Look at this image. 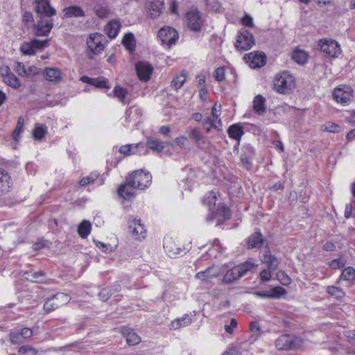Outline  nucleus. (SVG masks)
Returning a JSON list of instances; mask_svg holds the SVG:
<instances>
[{
	"mask_svg": "<svg viewBox=\"0 0 355 355\" xmlns=\"http://www.w3.org/2000/svg\"><path fill=\"white\" fill-rule=\"evenodd\" d=\"M295 87V78L288 71H282L275 76V89L282 94H289Z\"/></svg>",
	"mask_w": 355,
	"mask_h": 355,
	"instance_id": "1",
	"label": "nucleus"
},
{
	"mask_svg": "<svg viewBox=\"0 0 355 355\" xmlns=\"http://www.w3.org/2000/svg\"><path fill=\"white\" fill-rule=\"evenodd\" d=\"M304 340L294 335L283 334L275 341V345L279 350H295L302 346Z\"/></svg>",
	"mask_w": 355,
	"mask_h": 355,
	"instance_id": "2",
	"label": "nucleus"
},
{
	"mask_svg": "<svg viewBox=\"0 0 355 355\" xmlns=\"http://www.w3.org/2000/svg\"><path fill=\"white\" fill-rule=\"evenodd\" d=\"M128 184L144 190L150 186L152 181V176L148 172L143 170H137L129 175L127 178Z\"/></svg>",
	"mask_w": 355,
	"mask_h": 355,
	"instance_id": "3",
	"label": "nucleus"
},
{
	"mask_svg": "<svg viewBox=\"0 0 355 355\" xmlns=\"http://www.w3.org/2000/svg\"><path fill=\"white\" fill-rule=\"evenodd\" d=\"M255 44L252 33L245 28H241L237 35L235 47L239 51H247Z\"/></svg>",
	"mask_w": 355,
	"mask_h": 355,
	"instance_id": "4",
	"label": "nucleus"
},
{
	"mask_svg": "<svg viewBox=\"0 0 355 355\" xmlns=\"http://www.w3.org/2000/svg\"><path fill=\"white\" fill-rule=\"evenodd\" d=\"M71 300V297L64 293H57L49 297L44 304L43 309L46 313H49L60 306L67 304Z\"/></svg>",
	"mask_w": 355,
	"mask_h": 355,
	"instance_id": "5",
	"label": "nucleus"
},
{
	"mask_svg": "<svg viewBox=\"0 0 355 355\" xmlns=\"http://www.w3.org/2000/svg\"><path fill=\"white\" fill-rule=\"evenodd\" d=\"M128 229L137 240H141L146 236V230L140 218L130 216L128 220Z\"/></svg>",
	"mask_w": 355,
	"mask_h": 355,
	"instance_id": "6",
	"label": "nucleus"
},
{
	"mask_svg": "<svg viewBox=\"0 0 355 355\" xmlns=\"http://www.w3.org/2000/svg\"><path fill=\"white\" fill-rule=\"evenodd\" d=\"M318 46L320 47L321 51L331 58L338 57L341 52L338 43L331 39L320 40L318 42Z\"/></svg>",
	"mask_w": 355,
	"mask_h": 355,
	"instance_id": "7",
	"label": "nucleus"
},
{
	"mask_svg": "<svg viewBox=\"0 0 355 355\" xmlns=\"http://www.w3.org/2000/svg\"><path fill=\"white\" fill-rule=\"evenodd\" d=\"M104 40V35L101 33H94L91 34L87 40V44L89 52L93 54L101 52L104 49L103 44Z\"/></svg>",
	"mask_w": 355,
	"mask_h": 355,
	"instance_id": "8",
	"label": "nucleus"
},
{
	"mask_svg": "<svg viewBox=\"0 0 355 355\" xmlns=\"http://www.w3.org/2000/svg\"><path fill=\"white\" fill-rule=\"evenodd\" d=\"M164 248L168 256L171 258H176L182 256L188 250L185 247H182L180 243L171 239L164 241Z\"/></svg>",
	"mask_w": 355,
	"mask_h": 355,
	"instance_id": "9",
	"label": "nucleus"
},
{
	"mask_svg": "<svg viewBox=\"0 0 355 355\" xmlns=\"http://www.w3.org/2000/svg\"><path fill=\"white\" fill-rule=\"evenodd\" d=\"M35 11L40 18L46 17L50 18L51 16L55 15V10L52 8L48 0H36L34 2Z\"/></svg>",
	"mask_w": 355,
	"mask_h": 355,
	"instance_id": "10",
	"label": "nucleus"
},
{
	"mask_svg": "<svg viewBox=\"0 0 355 355\" xmlns=\"http://www.w3.org/2000/svg\"><path fill=\"white\" fill-rule=\"evenodd\" d=\"M49 40H40L35 39L31 42H25L21 46L20 50L24 55H33L36 50L46 46Z\"/></svg>",
	"mask_w": 355,
	"mask_h": 355,
	"instance_id": "11",
	"label": "nucleus"
},
{
	"mask_svg": "<svg viewBox=\"0 0 355 355\" xmlns=\"http://www.w3.org/2000/svg\"><path fill=\"white\" fill-rule=\"evenodd\" d=\"M53 26L52 19L41 17L34 26L35 35L36 36H46L50 33Z\"/></svg>",
	"mask_w": 355,
	"mask_h": 355,
	"instance_id": "12",
	"label": "nucleus"
},
{
	"mask_svg": "<svg viewBox=\"0 0 355 355\" xmlns=\"http://www.w3.org/2000/svg\"><path fill=\"white\" fill-rule=\"evenodd\" d=\"M158 36L163 43H166L169 46L174 44L178 38L177 31L169 26L161 28L159 31Z\"/></svg>",
	"mask_w": 355,
	"mask_h": 355,
	"instance_id": "13",
	"label": "nucleus"
},
{
	"mask_svg": "<svg viewBox=\"0 0 355 355\" xmlns=\"http://www.w3.org/2000/svg\"><path fill=\"white\" fill-rule=\"evenodd\" d=\"M187 20L188 27L195 31H199L201 29V26L203 20L198 10H191L187 14Z\"/></svg>",
	"mask_w": 355,
	"mask_h": 355,
	"instance_id": "14",
	"label": "nucleus"
},
{
	"mask_svg": "<svg viewBox=\"0 0 355 355\" xmlns=\"http://www.w3.org/2000/svg\"><path fill=\"white\" fill-rule=\"evenodd\" d=\"M136 71L139 78L144 82L149 80L153 71L152 66L148 62H139L136 64Z\"/></svg>",
	"mask_w": 355,
	"mask_h": 355,
	"instance_id": "15",
	"label": "nucleus"
},
{
	"mask_svg": "<svg viewBox=\"0 0 355 355\" xmlns=\"http://www.w3.org/2000/svg\"><path fill=\"white\" fill-rule=\"evenodd\" d=\"M334 98L342 105L348 104L351 100V89L347 87L345 89L343 88H336L333 92Z\"/></svg>",
	"mask_w": 355,
	"mask_h": 355,
	"instance_id": "16",
	"label": "nucleus"
},
{
	"mask_svg": "<svg viewBox=\"0 0 355 355\" xmlns=\"http://www.w3.org/2000/svg\"><path fill=\"white\" fill-rule=\"evenodd\" d=\"M265 244H267L266 240L259 232H257L248 237L246 246L248 249H260Z\"/></svg>",
	"mask_w": 355,
	"mask_h": 355,
	"instance_id": "17",
	"label": "nucleus"
},
{
	"mask_svg": "<svg viewBox=\"0 0 355 355\" xmlns=\"http://www.w3.org/2000/svg\"><path fill=\"white\" fill-rule=\"evenodd\" d=\"M250 62V66L253 68H261L266 64V55L261 53L254 52L246 54L245 59Z\"/></svg>",
	"mask_w": 355,
	"mask_h": 355,
	"instance_id": "18",
	"label": "nucleus"
},
{
	"mask_svg": "<svg viewBox=\"0 0 355 355\" xmlns=\"http://www.w3.org/2000/svg\"><path fill=\"white\" fill-rule=\"evenodd\" d=\"M147 8L151 18H157L164 9V1L162 0H150L147 4Z\"/></svg>",
	"mask_w": 355,
	"mask_h": 355,
	"instance_id": "19",
	"label": "nucleus"
},
{
	"mask_svg": "<svg viewBox=\"0 0 355 355\" xmlns=\"http://www.w3.org/2000/svg\"><path fill=\"white\" fill-rule=\"evenodd\" d=\"M1 74L3 76V82L6 85L15 89L19 88L21 86L19 80L15 74L10 71L9 67H6L4 69H3Z\"/></svg>",
	"mask_w": 355,
	"mask_h": 355,
	"instance_id": "20",
	"label": "nucleus"
},
{
	"mask_svg": "<svg viewBox=\"0 0 355 355\" xmlns=\"http://www.w3.org/2000/svg\"><path fill=\"white\" fill-rule=\"evenodd\" d=\"M121 332L129 345H135L141 342V338L130 327H122Z\"/></svg>",
	"mask_w": 355,
	"mask_h": 355,
	"instance_id": "21",
	"label": "nucleus"
},
{
	"mask_svg": "<svg viewBox=\"0 0 355 355\" xmlns=\"http://www.w3.org/2000/svg\"><path fill=\"white\" fill-rule=\"evenodd\" d=\"M23 276L28 281L35 283H43L46 279L45 273L40 270H34L31 269L28 271H25Z\"/></svg>",
	"mask_w": 355,
	"mask_h": 355,
	"instance_id": "22",
	"label": "nucleus"
},
{
	"mask_svg": "<svg viewBox=\"0 0 355 355\" xmlns=\"http://www.w3.org/2000/svg\"><path fill=\"white\" fill-rule=\"evenodd\" d=\"M44 71V78L49 82L58 83L62 80V73L58 68L46 67Z\"/></svg>",
	"mask_w": 355,
	"mask_h": 355,
	"instance_id": "23",
	"label": "nucleus"
},
{
	"mask_svg": "<svg viewBox=\"0 0 355 355\" xmlns=\"http://www.w3.org/2000/svg\"><path fill=\"white\" fill-rule=\"evenodd\" d=\"M121 290L120 284H114L103 288L98 294L99 299L103 302H106L110 299L112 294L119 292Z\"/></svg>",
	"mask_w": 355,
	"mask_h": 355,
	"instance_id": "24",
	"label": "nucleus"
},
{
	"mask_svg": "<svg viewBox=\"0 0 355 355\" xmlns=\"http://www.w3.org/2000/svg\"><path fill=\"white\" fill-rule=\"evenodd\" d=\"M249 268H245L244 270H240L239 268H232L223 277V282L230 283L239 277L243 276Z\"/></svg>",
	"mask_w": 355,
	"mask_h": 355,
	"instance_id": "25",
	"label": "nucleus"
},
{
	"mask_svg": "<svg viewBox=\"0 0 355 355\" xmlns=\"http://www.w3.org/2000/svg\"><path fill=\"white\" fill-rule=\"evenodd\" d=\"M144 148V144L141 143H137L135 144H126L122 146L119 148V152L125 155H130L137 153H140V150Z\"/></svg>",
	"mask_w": 355,
	"mask_h": 355,
	"instance_id": "26",
	"label": "nucleus"
},
{
	"mask_svg": "<svg viewBox=\"0 0 355 355\" xmlns=\"http://www.w3.org/2000/svg\"><path fill=\"white\" fill-rule=\"evenodd\" d=\"M10 178L4 170L0 169V195L9 192Z\"/></svg>",
	"mask_w": 355,
	"mask_h": 355,
	"instance_id": "27",
	"label": "nucleus"
},
{
	"mask_svg": "<svg viewBox=\"0 0 355 355\" xmlns=\"http://www.w3.org/2000/svg\"><path fill=\"white\" fill-rule=\"evenodd\" d=\"M261 261L268 266H277L279 262L276 257L272 255L269 250H265L260 255Z\"/></svg>",
	"mask_w": 355,
	"mask_h": 355,
	"instance_id": "28",
	"label": "nucleus"
},
{
	"mask_svg": "<svg viewBox=\"0 0 355 355\" xmlns=\"http://www.w3.org/2000/svg\"><path fill=\"white\" fill-rule=\"evenodd\" d=\"M137 187H133L128 184V180L123 185H121L118 189L119 195L125 200H130L135 196V189Z\"/></svg>",
	"mask_w": 355,
	"mask_h": 355,
	"instance_id": "29",
	"label": "nucleus"
},
{
	"mask_svg": "<svg viewBox=\"0 0 355 355\" xmlns=\"http://www.w3.org/2000/svg\"><path fill=\"white\" fill-rule=\"evenodd\" d=\"M63 12L64 17L67 18L82 17L85 15L83 8L78 6H72L65 8H64Z\"/></svg>",
	"mask_w": 355,
	"mask_h": 355,
	"instance_id": "30",
	"label": "nucleus"
},
{
	"mask_svg": "<svg viewBox=\"0 0 355 355\" xmlns=\"http://www.w3.org/2000/svg\"><path fill=\"white\" fill-rule=\"evenodd\" d=\"M120 28V22L116 20H112L107 24L105 29L110 38H114L118 35Z\"/></svg>",
	"mask_w": 355,
	"mask_h": 355,
	"instance_id": "31",
	"label": "nucleus"
},
{
	"mask_svg": "<svg viewBox=\"0 0 355 355\" xmlns=\"http://www.w3.org/2000/svg\"><path fill=\"white\" fill-rule=\"evenodd\" d=\"M266 99L261 95H257L253 101V108L255 112L259 114L264 113L266 110L265 105Z\"/></svg>",
	"mask_w": 355,
	"mask_h": 355,
	"instance_id": "32",
	"label": "nucleus"
},
{
	"mask_svg": "<svg viewBox=\"0 0 355 355\" xmlns=\"http://www.w3.org/2000/svg\"><path fill=\"white\" fill-rule=\"evenodd\" d=\"M191 319L188 314H184L182 318H178L171 323V328L178 329L191 324Z\"/></svg>",
	"mask_w": 355,
	"mask_h": 355,
	"instance_id": "33",
	"label": "nucleus"
},
{
	"mask_svg": "<svg viewBox=\"0 0 355 355\" xmlns=\"http://www.w3.org/2000/svg\"><path fill=\"white\" fill-rule=\"evenodd\" d=\"M146 148H150L155 152H162L164 148V143L156 139H148L144 144V148L146 151Z\"/></svg>",
	"mask_w": 355,
	"mask_h": 355,
	"instance_id": "34",
	"label": "nucleus"
},
{
	"mask_svg": "<svg viewBox=\"0 0 355 355\" xmlns=\"http://www.w3.org/2000/svg\"><path fill=\"white\" fill-rule=\"evenodd\" d=\"M293 60L299 64H304L308 60V54L303 50L295 49L292 55Z\"/></svg>",
	"mask_w": 355,
	"mask_h": 355,
	"instance_id": "35",
	"label": "nucleus"
},
{
	"mask_svg": "<svg viewBox=\"0 0 355 355\" xmlns=\"http://www.w3.org/2000/svg\"><path fill=\"white\" fill-rule=\"evenodd\" d=\"M91 223L89 220H84L78 227V232L80 237L86 239L91 232Z\"/></svg>",
	"mask_w": 355,
	"mask_h": 355,
	"instance_id": "36",
	"label": "nucleus"
},
{
	"mask_svg": "<svg viewBox=\"0 0 355 355\" xmlns=\"http://www.w3.org/2000/svg\"><path fill=\"white\" fill-rule=\"evenodd\" d=\"M227 132L230 137L238 141L240 140L241 136L243 135L242 128L237 124L230 126Z\"/></svg>",
	"mask_w": 355,
	"mask_h": 355,
	"instance_id": "37",
	"label": "nucleus"
},
{
	"mask_svg": "<svg viewBox=\"0 0 355 355\" xmlns=\"http://www.w3.org/2000/svg\"><path fill=\"white\" fill-rule=\"evenodd\" d=\"M47 133V128L44 125L36 124L33 132L35 140H42Z\"/></svg>",
	"mask_w": 355,
	"mask_h": 355,
	"instance_id": "38",
	"label": "nucleus"
},
{
	"mask_svg": "<svg viewBox=\"0 0 355 355\" xmlns=\"http://www.w3.org/2000/svg\"><path fill=\"white\" fill-rule=\"evenodd\" d=\"M122 43L127 49L130 51H133L135 47V40L133 34L131 33H126L123 38Z\"/></svg>",
	"mask_w": 355,
	"mask_h": 355,
	"instance_id": "39",
	"label": "nucleus"
},
{
	"mask_svg": "<svg viewBox=\"0 0 355 355\" xmlns=\"http://www.w3.org/2000/svg\"><path fill=\"white\" fill-rule=\"evenodd\" d=\"M52 245L51 241L47 239H40L32 245L34 251H38L43 249H49Z\"/></svg>",
	"mask_w": 355,
	"mask_h": 355,
	"instance_id": "40",
	"label": "nucleus"
},
{
	"mask_svg": "<svg viewBox=\"0 0 355 355\" xmlns=\"http://www.w3.org/2000/svg\"><path fill=\"white\" fill-rule=\"evenodd\" d=\"M187 80V75L184 73H182L180 75L176 76L171 81V86L178 90L180 89Z\"/></svg>",
	"mask_w": 355,
	"mask_h": 355,
	"instance_id": "41",
	"label": "nucleus"
},
{
	"mask_svg": "<svg viewBox=\"0 0 355 355\" xmlns=\"http://www.w3.org/2000/svg\"><path fill=\"white\" fill-rule=\"evenodd\" d=\"M94 9L96 15L100 18H106L111 13L110 10L107 6L98 5L96 6Z\"/></svg>",
	"mask_w": 355,
	"mask_h": 355,
	"instance_id": "42",
	"label": "nucleus"
},
{
	"mask_svg": "<svg viewBox=\"0 0 355 355\" xmlns=\"http://www.w3.org/2000/svg\"><path fill=\"white\" fill-rule=\"evenodd\" d=\"M322 131L329 132L332 133H338L340 132V127L333 122H327L321 126Z\"/></svg>",
	"mask_w": 355,
	"mask_h": 355,
	"instance_id": "43",
	"label": "nucleus"
},
{
	"mask_svg": "<svg viewBox=\"0 0 355 355\" xmlns=\"http://www.w3.org/2000/svg\"><path fill=\"white\" fill-rule=\"evenodd\" d=\"M113 92H114V96L116 97L117 98H119V100L121 102L124 103L125 98L128 94L127 89L121 86L116 85L114 87Z\"/></svg>",
	"mask_w": 355,
	"mask_h": 355,
	"instance_id": "44",
	"label": "nucleus"
},
{
	"mask_svg": "<svg viewBox=\"0 0 355 355\" xmlns=\"http://www.w3.org/2000/svg\"><path fill=\"white\" fill-rule=\"evenodd\" d=\"M270 299H278L286 293V290L281 286L272 288L270 291Z\"/></svg>",
	"mask_w": 355,
	"mask_h": 355,
	"instance_id": "45",
	"label": "nucleus"
},
{
	"mask_svg": "<svg viewBox=\"0 0 355 355\" xmlns=\"http://www.w3.org/2000/svg\"><path fill=\"white\" fill-rule=\"evenodd\" d=\"M212 268H207V269L205 271L198 272L196 275V278L202 280H207L209 278L216 276L217 275V272H212Z\"/></svg>",
	"mask_w": 355,
	"mask_h": 355,
	"instance_id": "46",
	"label": "nucleus"
},
{
	"mask_svg": "<svg viewBox=\"0 0 355 355\" xmlns=\"http://www.w3.org/2000/svg\"><path fill=\"white\" fill-rule=\"evenodd\" d=\"M37 350L30 345H23L18 349V355H37Z\"/></svg>",
	"mask_w": 355,
	"mask_h": 355,
	"instance_id": "47",
	"label": "nucleus"
},
{
	"mask_svg": "<svg viewBox=\"0 0 355 355\" xmlns=\"http://www.w3.org/2000/svg\"><path fill=\"white\" fill-rule=\"evenodd\" d=\"M92 85H94V87L98 88L109 89L110 87L107 79L103 77L94 78Z\"/></svg>",
	"mask_w": 355,
	"mask_h": 355,
	"instance_id": "48",
	"label": "nucleus"
},
{
	"mask_svg": "<svg viewBox=\"0 0 355 355\" xmlns=\"http://www.w3.org/2000/svg\"><path fill=\"white\" fill-rule=\"evenodd\" d=\"M327 291L329 294L335 297L337 299H340L343 297L345 295V293L341 288L334 286H328L327 288Z\"/></svg>",
	"mask_w": 355,
	"mask_h": 355,
	"instance_id": "49",
	"label": "nucleus"
},
{
	"mask_svg": "<svg viewBox=\"0 0 355 355\" xmlns=\"http://www.w3.org/2000/svg\"><path fill=\"white\" fill-rule=\"evenodd\" d=\"M187 133L189 137L195 144L196 143V141H199L202 139V133L198 129L196 128H190L189 130H188Z\"/></svg>",
	"mask_w": 355,
	"mask_h": 355,
	"instance_id": "50",
	"label": "nucleus"
},
{
	"mask_svg": "<svg viewBox=\"0 0 355 355\" xmlns=\"http://www.w3.org/2000/svg\"><path fill=\"white\" fill-rule=\"evenodd\" d=\"M341 277L347 281H352L355 279L354 268H345L342 272Z\"/></svg>",
	"mask_w": 355,
	"mask_h": 355,
	"instance_id": "51",
	"label": "nucleus"
},
{
	"mask_svg": "<svg viewBox=\"0 0 355 355\" xmlns=\"http://www.w3.org/2000/svg\"><path fill=\"white\" fill-rule=\"evenodd\" d=\"M98 177V175L96 174V173H92L90 174L89 175L87 176V177H85V178H83L80 180V186H86L89 184H91L92 182H94L96 179Z\"/></svg>",
	"mask_w": 355,
	"mask_h": 355,
	"instance_id": "52",
	"label": "nucleus"
},
{
	"mask_svg": "<svg viewBox=\"0 0 355 355\" xmlns=\"http://www.w3.org/2000/svg\"><path fill=\"white\" fill-rule=\"evenodd\" d=\"M175 143L176 145L183 148H187L189 145V139L187 137L183 135L176 137L175 139Z\"/></svg>",
	"mask_w": 355,
	"mask_h": 355,
	"instance_id": "53",
	"label": "nucleus"
},
{
	"mask_svg": "<svg viewBox=\"0 0 355 355\" xmlns=\"http://www.w3.org/2000/svg\"><path fill=\"white\" fill-rule=\"evenodd\" d=\"M279 280L283 285H288L291 283V278L284 272L279 271L277 275Z\"/></svg>",
	"mask_w": 355,
	"mask_h": 355,
	"instance_id": "54",
	"label": "nucleus"
},
{
	"mask_svg": "<svg viewBox=\"0 0 355 355\" xmlns=\"http://www.w3.org/2000/svg\"><path fill=\"white\" fill-rule=\"evenodd\" d=\"M214 78L217 81H222L225 78V69L218 67L214 71Z\"/></svg>",
	"mask_w": 355,
	"mask_h": 355,
	"instance_id": "55",
	"label": "nucleus"
},
{
	"mask_svg": "<svg viewBox=\"0 0 355 355\" xmlns=\"http://www.w3.org/2000/svg\"><path fill=\"white\" fill-rule=\"evenodd\" d=\"M10 341L12 344L21 343V336L19 332H12L9 335Z\"/></svg>",
	"mask_w": 355,
	"mask_h": 355,
	"instance_id": "56",
	"label": "nucleus"
},
{
	"mask_svg": "<svg viewBox=\"0 0 355 355\" xmlns=\"http://www.w3.org/2000/svg\"><path fill=\"white\" fill-rule=\"evenodd\" d=\"M216 200V196L214 191H210L207 193V196L205 198L204 201L206 202L209 205L211 204L215 205Z\"/></svg>",
	"mask_w": 355,
	"mask_h": 355,
	"instance_id": "57",
	"label": "nucleus"
},
{
	"mask_svg": "<svg viewBox=\"0 0 355 355\" xmlns=\"http://www.w3.org/2000/svg\"><path fill=\"white\" fill-rule=\"evenodd\" d=\"M15 69L16 70L17 73L21 76L27 75V71L24 67V64L21 62H17L15 66Z\"/></svg>",
	"mask_w": 355,
	"mask_h": 355,
	"instance_id": "58",
	"label": "nucleus"
},
{
	"mask_svg": "<svg viewBox=\"0 0 355 355\" xmlns=\"http://www.w3.org/2000/svg\"><path fill=\"white\" fill-rule=\"evenodd\" d=\"M237 326V321L234 318H232L230 324L225 325V330L228 334H231L233 333L234 329Z\"/></svg>",
	"mask_w": 355,
	"mask_h": 355,
	"instance_id": "59",
	"label": "nucleus"
},
{
	"mask_svg": "<svg viewBox=\"0 0 355 355\" xmlns=\"http://www.w3.org/2000/svg\"><path fill=\"white\" fill-rule=\"evenodd\" d=\"M19 334L22 338L28 339L32 337L33 331L30 328L25 327L20 331Z\"/></svg>",
	"mask_w": 355,
	"mask_h": 355,
	"instance_id": "60",
	"label": "nucleus"
},
{
	"mask_svg": "<svg viewBox=\"0 0 355 355\" xmlns=\"http://www.w3.org/2000/svg\"><path fill=\"white\" fill-rule=\"evenodd\" d=\"M212 123H214V119H211L210 117H208L203 120L202 125L205 128L207 132H209L211 130V128H213Z\"/></svg>",
	"mask_w": 355,
	"mask_h": 355,
	"instance_id": "61",
	"label": "nucleus"
},
{
	"mask_svg": "<svg viewBox=\"0 0 355 355\" xmlns=\"http://www.w3.org/2000/svg\"><path fill=\"white\" fill-rule=\"evenodd\" d=\"M260 278L262 282H266L270 279L271 278V273L270 271L268 269H263L260 272Z\"/></svg>",
	"mask_w": 355,
	"mask_h": 355,
	"instance_id": "62",
	"label": "nucleus"
},
{
	"mask_svg": "<svg viewBox=\"0 0 355 355\" xmlns=\"http://www.w3.org/2000/svg\"><path fill=\"white\" fill-rule=\"evenodd\" d=\"M241 21H242V24L244 26H248V27H252V26H254L252 18L250 16L248 15H245L242 18Z\"/></svg>",
	"mask_w": 355,
	"mask_h": 355,
	"instance_id": "63",
	"label": "nucleus"
},
{
	"mask_svg": "<svg viewBox=\"0 0 355 355\" xmlns=\"http://www.w3.org/2000/svg\"><path fill=\"white\" fill-rule=\"evenodd\" d=\"M24 128L21 127L20 125H17L15 130L13 131L12 134V139L17 141L21 133L23 132Z\"/></svg>",
	"mask_w": 355,
	"mask_h": 355,
	"instance_id": "64",
	"label": "nucleus"
}]
</instances>
